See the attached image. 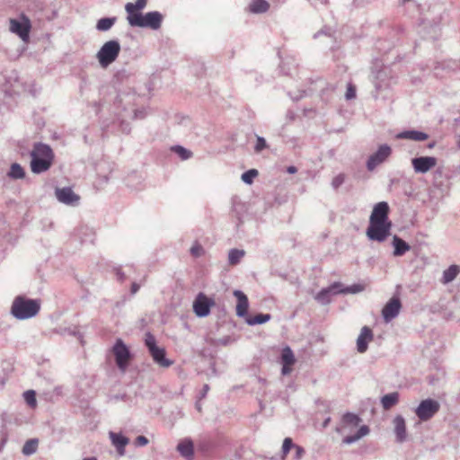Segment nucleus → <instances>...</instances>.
Listing matches in <instances>:
<instances>
[{"label": "nucleus", "mask_w": 460, "mask_h": 460, "mask_svg": "<svg viewBox=\"0 0 460 460\" xmlns=\"http://www.w3.org/2000/svg\"><path fill=\"white\" fill-rule=\"evenodd\" d=\"M148 444V439L145 436H138L135 440V445L137 447H144Z\"/></svg>", "instance_id": "46"}, {"label": "nucleus", "mask_w": 460, "mask_h": 460, "mask_svg": "<svg viewBox=\"0 0 460 460\" xmlns=\"http://www.w3.org/2000/svg\"><path fill=\"white\" fill-rule=\"evenodd\" d=\"M10 30L22 40H27L31 30V22L24 15L22 17V21L12 19L10 21Z\"/></svg>", "instance_id": "12"}, {"label": "nucleus", "mask_w": 460, "mask_h": 460, "mask_svg": "<svg viewBox=\"0 0 460 460\" xmlns=\"http://www.w3.org/2000/svg\"><path fill=\"white\" fill-rule=\"evenodd\" d=\"M294 449H295V456H294L295 459L300 460L305 453V449L301 446H298L296 444L295 445Z\"/></svg>", "instance_id": "45"}, {"label": "nucleus", "mask_w": 460, "mask_h": 460, "mask_svg": "<svg viewBox=\"0 0 460 460\" xmlns=\"http://www.w3.org/2000/svg\"><path fill=\"white\" fill-rule=\"evenodd\" d=\"M146 115V112L145 110H137L134 112V118L136 119H143Z\"/></svg>", "instance_id": "47"}, {"label": "nucleus", "mask_w": 460, "mask_h": 460, "mask_svg": "<svg viewBox=\"0 0 460 460\" xmlns=\"http://www.w3.org/2000/svg\"><path fill=\"white\" fill-rule=\"evenodd\" d=\"M177 450L186 459H191L194 456V446L190 439L181 441L177 446Z\"/></svg>", "instance_id": "24"}, {"label": "nucleus", "mask_w": 460, "mask_h": 460, "mask_svg": "<svg viewBox=\"0 0 460 460\" xmlns=\"http://www.w3.org/2000/svg\"><path fill=\"white\" fill-rule=\"evenodd\" d=\"M204 252L203 247L199 243H195L190 248V254L195 258L202 256Z\"/></svg>", "instance_id": "41"}, {"label": "nucleus", "mask_w": 460, "mask_h": 460, "mask_svg": "<svg viewBox=\"0 0 460 460\" xmlns=\"http://www.w3.org/2000/svg\"><path fill=\"white\" fill-rule=\"evenodd\" d=\"M116 364L119 369L125 370L130 359V351L122 340L116 341L112 349Z\"/></svg>", "instance_id": "8"}, {"label": "nucleus", "mask_w": 460, "mask_h": 460, "mask_svg": "<svg viewBox=\"0 0 460 460\" xmlns=\"http://www.w3.org/2000/svg\"><path fill=\"white\" fill-rule=\"evenodd\" d=\"M208 391H209V385L207 384L204 385L203 388L200 392V399L205 398Z\"/></svg>", "instance_id": "50"}, {"label": "nucleus", "mask_w": 460, "mask_h": 460, "mask_svg": "<svg viewBox=\"0 0 460 460\" xmlns=\"http://www.w3.org/2000/svg\"><path fill=\"white\" fill-rule=\"evenodd\" d=\"M270 8V4L266 0H252L249 10L252 13H263Z\"/></svg>", "instance_id": "25"}, {"label": "nucleus", "mask_w": 460, "mask_h": 460, "mask_svg": "<svg viewBox=\"0 0 460 460\" xmlns=\"http://www.w3.org/2000/svg\"><path fill=\"white\" fill-rule=\"evenodd\" d=\"M356 97V86L352 83L347 84V91L345 93L346 100H352Z\"/></svg>", "instance_id": "42"}, {"label": "nucleus", "mask_w": 460, "mask_h": 460, "mask_svg": "<svg viewBox=\"0 0 460 460\" xmlns=\"http://www.w3.org/2000/svg\"><path fill=\"white\" fill-rule=\"evenodd\" d=\"M287 172H288V173L293 174V173H296V172H297V169H296V166L291 165V166H288V167L287 168Z\"/></svg>", "instance_id": "52"}, {"label": "nucleus", "mask_w": 460, "mask_h": 460, "mask_svg": "<svg viewBox=\"0 0 460 460\" xmlns=\"http://www.w3.org/2000/svg\"><path fill=\"white\" fill-rule=\"evenodd\" d=\"M440 404L434 399L422 400L415 409V414L420 421H428L439 411Z\"/></svg>", "instance_id": "7"}, {"label": "nucleus", "mask_w": 460, "mask_h": 460, "mask_svg": "<svg viewBox=\"0 0 460 460\" xmlns=\"http://www.w3.org/2000/svg\"><path fill=\"white\" fill-rule=\"evenodd\" d=\"M409 2H413L418 7L420 6V4H417L414 0H401V3L402 4H405L406 3H409Z\"/></svg>", "instance_id": "53"}, {"label": "nucleus", "mask_w": 460, "mask_h": 460, "mask_svg": "<svg viewBox=\"0 0 460 460\" xmlns=\"http://www.w3.org/2000/svg\"><path fill=\"white\" fill-rule=\"evenodd\" d=\"M393 423L396 441L399 443L404 442L407 438L406 423L404 418L402 415H397L394 417Z\"/></svg>", "instance_id": "17"}, {"label": "nucleus", "mask_w": 460, "mask_h": 460, "mask_svg": "<svg viewBox=\"0 0 460 460\" xmlns=\"http://www.w3.org/2000/svg\"><path fill=\"white\" fill-rule=\"evenodd\" d=\"M330 418H327L324 421H323V427H326L328 425V423L330 422Z\"/></svg>", "instance_id": "55"}, {"label": "nucleus", "mask_w": 460, "mask_h": 460, "mask_svg": "<svg viewBox=\"0 0 460 460\" xmlns=\"http://www.w3.org/2000/svg\"><path fill=\"white\" fill-rule=\"evenodd\" d=\"M164 20L163 14L158 11H152L145 14L135 15L128 23L131 27L148 28L159 30Z\"/></svg>", "instance_id": "6"}, {"label": "nucleus", "mask_w": 460, "mask_h": 460, "mask_svg": "<svg viewBox=\"0 0 460 460\" xmlns=\"http://www.w3.org/2000/svg\"><path fill=\"white\" fill-rule=\"evenodd\" d=\"M296 444L293 443L292 439L290 438H286L283 441L282 445V454L283 458L287 456L290 449L294 448Z\"/></svg>", "instance_id": "40"}, {"label": "nucleus", "mask_w": 460, "mask_h": 460, "mask_svg": "<svg viewBox=\"0 0 460 460\" xmlns=\"http://www.w3.org/2000/svg\"><path fill=\"white\" fill-rule=\"evenodd\" d=\"M296 359L292 349L289 347L284 348L281 353L282 364L293 365Z\"/></svg>", "instance_id": "35"}, {"label": "nucleus", "mask_w": 460, "mask_h": 460, "mask_svg": "<svg viewBox=\"0 0 460 460\" xmlns=\"http://www.w3.org/2000/svg\"><path fill=\"white\" fill-rule=\"evenodd\" d=\"M40 310V300L18 296L13 301L11 314L17 320H27L36 316Z\"/></svg>", "instance_id": "3"}, {"label": "nucleus", "mask_w": 460, "mask_h": 460, "mask_svg": "<svg viewBox=\"0 0 460 460\" xmlns=\"http://www.w3.org/2000/svg\"><path fill=\"white\" fill-rule=\"evenodd\" d=\"M434 146H435V142L429 143V144L428 145V147H429V148H433Z\"/></svg>", "instance_id": "57"}, {"label": "nucleus", "mask_w": 460, "mask_h": 460, "mask_svg": "<svg viewBox=\"0 0 460 460\" xmlns=\"http://www.w3.org/2000/svg\"><path fill=\"white\" fill-rule=\"evenodd\" d=\"M392 245L394 246V256L401 257L411 250V246L398 235H394Z\"/></svg>", "instance_id": "22"}, {"label": "nucleus", "mask_w": 460, "mask_h": 460, "mask_svg": "<svg viewBox=\"0 0 460 460\" xmlns=\"http://www.w3.org/2000/svg\"><path fill=\"white\" fill-rule=\"evenodd\" d=\"M396 138L409 139V140H413V141H424L429 138V135L424 132H421V131L411 129V130H404V131L398 133L396 135Z\"/></svg>", "instance_id": "21"}, {"label": "nucleus", "mask_w": 460, "mask_h": 460, "mask_svg": "<svg viewBox=\"0 0 460 460\" xmlns=\"http://www.w3.org/2000/svg\"><path fill=\"white\" fill-rule=\"evenodd\" d=\"M120 49V44L117 40L105 42L96 54L100 66L106 68L111 65L119 57Z\"/></svg>", "instance_id": "5"}, {"label": "nucleus", "mask_w": 460, "mask_h": 460, "mask_svg": "<svg viewBox=\"0 0 460 460\" xmlns=\"http://www.w3.org/2000/svg\"><path fill=\"white\" fill-rule=\"evenodd\" d=\"M399 402V394L397 392L389 393L381 398V403L385 410H389Z\"/></svg>", "instance_id": "27"}, {"label": "nucleus", "mask_w": 460, "mask_h": 460, "mask_svg": "<svg viewBox=\"0 0 460 460\" xmlns=\"http://www.w3.org/2000/svg\"><path fill=\"white\" fill-rule=\"evenodd\" d=\"M110 438L118 453L120 456H123L125 453V447L129 442L128 438L119 433L115 432H110Z\"/></svg>", "instance_id": "23"}, {"label": "nucleus", "mask_w": 460, "mask_h": 460, "mask_svg": "<svg viewBox=\"0 0 460 460\" xmlns=\"http://www.w3.org/2000/svg\"><path fill=\"white\" fill-rule=\"evenodd\" d=\"M8 176L12 179H22L25 176V172L23 168L17 163H13L11 165L10 171L8 172Z\"/></svg>", "instance_id": "32"}, {"label": "nucleus", "mask_w": 460, "mask_h": 460, "mask_svg": "<svg viewBox=\"0 0 460 460\" xmlns=\"http://www.w3.org/2000/svg\"><path fill=\"white\" fill-rule=\"evenodd\" d=\"M117 22V17H103L98 20L96 29L99 31H107L112 28Z\"/></svg>", "instance_id": "29"}, {"label": "nucleus", "mask_w": 460, "mask_h": 460, "mask_svg": "<svg viewBox=\"0 0 460 460\" xmlns=\"http://www.w3.org/2000/svg\"><path fill=\"white\" fill-rule=\"evenodd\" d=\"M389 212L390 208L385 201L374 206L366 232L370 241L383 243L390 235L393 224L389 219Z\"/></svg>", "instance_id": "1"}, {"label": "nucleus", "mask_w": 460, "mask_h": 460, "mask_svg": "<svg viewBox=\"0 0 460 460\" xmlns=\"http://www.w3.org/2000/svg\"><path fill=\"white\" fill-rule=\"evenodd\" d=\"M173 151L181 160H187L191 157L192 153L181 146H174L172 147Z\"/></svg>", "instance_id": "36"}, {"label": "nucleus", "mask_w": 460, "mask_h": 460, "mask_svg": "<svg viewBox=\"0 0 460 460\" xmlns=\"http://www.w3.org/2000/svg\"><path fill=\"white\" fill-rule=\"evenodd\" d=\"M291 366L292 365L282 364V369H281L282 375H284V376L288 375L291 372Z\"/></svg>", "instance_id": "49"}, {"label": "nucleus", "mask_w": 460, "mask_h": 460, "mask_svg": "<svg viewBox=\"0 0 460 460\" xmlns=\"http://www.w3.org/2000/svg\"><path fill=\"white\" fill-rule=\"evenodd\" d=\"M271 318L270 314H258L255 316H247L245 322L248 325L262 324L269 322Z\"/></svg>", "instance_id": "30"}, {"label": "nucleus", "mask_w": 460, "mask_h": 460, "mask_svg": "<svg viewBox=\"0 0 460 460\" xmlns=\"http://www.w3.org/2000/svg\"><path fill=\"white\" fill-rule=\"evenodd\" d=\"M55 195L57 199L65 205L75 207L79 204V195L75 194L70 187L57 188Z\"/></svg>", "instance_id": "10"}, {"label": "nucleus", "mask_w": 460, "mask_h": 460, "mask_svg": "<svg viewBox=\"0 0 460 460\" xmlns=\"http://www.w3.org/2000/svg\"><path fill=\"white\" fill-rule=\"evenodd\" d=\"M364 289V287L360 284H354L352 286H349V287H346V288H342L341 287V294H356V293H358V292H361L363 291Z\"/></svg>", "instance_id": "39"}, {"label": "nucleus", "mask_w": 460, "mask_h": 460, "mask_svg": "<svg viewBox=\"0 0 460 460\" xmlns=\"http://www.w3.org/2000/svg\"><path fill=\"white\" fill-rule=\"evenodd\" d=\"M145 344L154 362L160 367L167 368L173 364L172 360L166 358L164 348L157 346L155 337L152 333H146Z\"/></svg>", "instance_id": "4"}, {"label": "nucleus", "mask_w": 460, "mask_h": 460, "mask_svg": "<svg viewBox=\"0 0 460 460\" xmlns=\"http://www.w3.org/2000/svg\"><path fill=\"white\" fill-rule=\"evenodd\" d=\"M83 460H98V459L94 456H91V457L84 458Z\"/></svg>", "instance_id": "56"}, {"label": "nucleus", "mask_w": 460, "mask_h": 460, "mask_svg": "<svg viewBox=\"0 0 460 460\" xmlns=\"http://www.w3.org/2000/svg\"><path fill=\"white\" fill-rule=\"evenodd\" d=\"M140 288V285L137 284V282H133L132 285H131V289H130V292L132 295H135Z\"/></svg>", "instance_id": "51"}, {"label": "nucleus", "mask_w": 460, "mask_h": 460, "mask_svg": "<svg viewBox=\"0 0 460 460\" xmlns=\"http://www.w3.org/2000/svg\"><path fill=\"white\" fill-rule=\"evenodd\" d=\"M345 177L343 174H339L336 177L333 178L332 185L334 189H338L343 182H344Z\"/></svg>", "instance_id": "43"}, {"label": "nucleus", "mask_w": 460, "mask_h": 460, "mask_svg": "<svg viewBox=\"0 0 460 460\" xmlns=\"http://www.w3.org/2000/svg\"><path fill=\"white\" fill-rule=\"evenodd\" d=\"M341 283L334 282L328 288H323L316 296L315 299L322 305H327L331 301V297L334 295L341 294Z\"/></svg>", "instance_id": "15"}, {"label": "nucleus", "mask_w": 460, "mask_h": 460, "mask_svg": "<svg viewBox=\"0 0 460 460\" xmlns=\"http://www.w3.org/2000/svg\"><path fill=\"white\" fill-rule=\"evenodd\" d=\"M372 340H373L372 330L367 326H364L361 329L360 333L357 339V350L359 353L366 352L368 348V343Z\"/></svg>", "instance_id": "16"}, {"label": "nucleus", "mask_w": 460, "mask_h": 460, "mask_svg": "<svg viewBox=\"0 0 460 460\" xmlns=\"http://www.w3.org/2000/svg\"><path fill=\"white\" fill-rule=\"evenodd\" d=\"M23 397L29 406H31V407L36 406V403H37L36 394L33 390H28V391L24 392Z\"/></svg>", "instance_id": "38"}, {"label": "nucleus", "mask_w": 460, "mask_h": 460, "mask_svg": "<svg viewBox=\"0 0 460 460\" xmlns=\"http://www.w3.org/2000/svg\"><path fill=\"white\" fill-rule=\"evenodd\" d=\"M460 272V270L458 268V266L456 265H451L449 266L447 270H445L443 271V276H442V283L444 284H448L450 282H452L456 278V276L459 274Z\"/></svg>", "instance_id": "28"}, {"label": "nucleus", "mask_w": 460, "mask_h": 460, "mask_svg": "<svg viewBox=\"0 0 460 460\" xmlns=\"http://www.w3.org/2000/svg\"><path fill=\"white\" fill-rule=\"evenodd\" d=\"M266 147V140L261 137H257V142L255 145V151L261 152Z\"/></svg>", "instance_id": "44"}, {"label": "nucleus", "mask_w": 460, "mask_h": 460, "mask_svg": "<svg viewBox=\"0 0 460 460\" xmlns=\"http://www.w3.org/2000/svg\"><path fill=\"white\" fill-rule=\"evenodd\" d=\"M229 338H225L219 341V343L223 345H226L228 343Z\"/></svg>", "instance_id": "54"}, {"label": "nucleus", "mask_w": 460, "mask_h": 460, "mask_svg": "<svg viewBox=\"0 0 460 460\" xmlns=\"http://www.w3.org/2000/svg\"><path fill=\"white\" fill-rule=\"evenodd\" d=\"M214 305V301L199 293L193 302V311L199 317H205L209 314L210 307Z\"/></svg>", "instance_id": "11"}, {"label": "nucleus", "mask_w": 460, "mask_h": 460, "mask_svg": "<svg viewBox=\"0 0 460 460\" xmlns=\"http://www.w3.org/2000/svg\"><path fill=\"white\" fill-rule=\"evenodd\" d=\"M31 155V170L33 173L40 174L47 172L54 161L52 148L44 143H34Z\"/></svg>", "instance_id": "2"}, {"label": "nucleus", "mask_w": 460, "mask_h": 460, "mask_svg": "<svg viewBox=\"0 0 460 460\" xmlns=\"http://www.w3.org/2000/svg\"><path fill=\"white\" fill-rule=\"evenodd\" d=\"M148 0H137L135 3H127L125 11L127 13V21L129 23L132 17L142 14L141 10L145 9Z\"/></svg>", "instance_id": "19"}, {"label": "nucleus", "mask_w": 460, "mask_h": 460, "mask_svg": "<svg viewBox=\"0 0 460 460\" xmlns=\"http://www.w3.org/2000/svg\"><path fill=\"white\" fill-rule=\"evenodd\" d=\"M369 433V428L367 425H363L359 428V429L357 431L355 435L352 436H347L343 438L342 442L344 444H353L362 438L363 437L367 436Z\"/></svg>", "instance_id": "26"}, {"label": "nucleus", "mask_w": 460, "mask_h": 460, "mask_svg": "<svg viewBox=\"0 0 460 460\" xmlns=\"http://www.w3.org/2000/svg\"><path fill=\"white\" fill-rule=\"evenodd\" d=\"M38 444L39 441L36 438L27 440L22 447V454L25 456H31L34 454L38 448Z\"/></svg>", "instance_id": "33"}, {"label": "nucleus", "mask_w": 460, "mask_h": 460, "mask_svg": "<svg viewBox=\"0 0 460 460\" xmlns=\"http://www.w3.org/2000/svg\"><path fill=\"white\" fill-rule=\"evenodd\" d=\"M258 175V171L256 169H250L246 172H244L242 174V180L243 182L247 184H252L254 178Z\"/></svg>", "instance_id": "37"}, {"label": "nucleus", "mask_w": 460, "mask_h": 460, "mask_svg": "<svg viewBox=\"0 0 460 460\" xmlns=\"http://www.w3.org/2000/svg\"><path fill=\"white\" fill-rule=\"evenodd\" d=\"M245 252L243 250L231 249L228 253V262L230 265H236L240 262Z\"/></svg>", "instance_id": "31"}, {"label": "nucleus", "mask_w": 460, "mask_h": 460, "mask_svg": "<svg viewBox=\"0 0 460 460\" xmlns=\"http://www.w3.org/2000/svg\"><path fill=\"white\" fill-rule=\"evenodd\" d=\"M361 419L351 412H347L342 417V422L347 426L357 427L360 423Z\"/></svg>", "instance_id": "34"}, {"label": "nucleus", "mask_w": 460, "mask_h": 460, "mask_svg": "<svg viewBox=\"0 0 460 460\" xmlns=\"http://www.w3.org/2000/svg\"><path fill=\"white\" fill-rule=\"evenodd\" d=\"M233 294L237 299L236 315L239 317L247 316L249 307V301L247 296L241 290H234Z\"/></svg>", "instance_id": "18"}, {"label": "nucleus", "mask_w": 460, "mask_h": 460, "mask_svg": "<svg viewBox=\"0 0 460 460\" xmlns=\"http://www.w3.org/2000/svg\"><path fill=\"white\" fill-rule=\"evenodd\" d=\"M390 71L387 67L379 70L374 80L375 87L377 91H381L389 87L391 78H388Z\"/></svg>", "instance_id": "20"}, {"label": "nucleus", "mask_w": 460, "mask_h": 460, "mask_svg": "<svg viewBox=\"0 0 460 460\" xmlns=\"http://www.w3.org/2000/svg\"><path fill=\"white\" fill-rule=\"evenodd\" d=\"M411 164L416 173H426L437 164V158L433 156H419L411 159Z\"/></svg>", "instance_id": "13"}, {"label": "nucleus", "mask_w": 460, "mask_h": 460, "mask_svg": "<svg viewBox=\"0 0 460 460\" xmlns=\"http://www.w3.org/2000/svg\"><path fill=\"white\" fill-rule=\"evenodd\" d=\"M402 307L401 301L398 297H392L384 306L382 310V316L385 323H390L400 313Z\"/></svg>", "instance_id": "14"}, {"label": "nucleus", "mask_w": 460, "mask_h": 460, "mask_svg": "<svg viewBox=\"0 0 460 460\" xmlns=\"http://www.w3.org/2000/svg\"><path fill=\"white\" fill-rule=\"evenodd\" d=\"M117 279L119 281H124L126 279L125 273L121 270L120 268L116 269Z\"/></svg>", "instance_id": "48"}, {"label": "nucleus", "mask_w": 460, "mask_h": 460, "mask_svg": "<svg viewBox=\"0 0 460 460\" xmlns=\"http://www.w3.org/2000/svg\"><path fill=\"white\" fill-rule=\"evenodd\" d=\"M391 147L385 144L381 145L376 152L371 155L367 162L368 171H373L376 166L383 164L391 155Z\"/></svg>", "instance_id": "9"}]
</instances>
